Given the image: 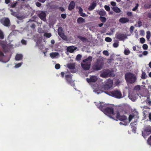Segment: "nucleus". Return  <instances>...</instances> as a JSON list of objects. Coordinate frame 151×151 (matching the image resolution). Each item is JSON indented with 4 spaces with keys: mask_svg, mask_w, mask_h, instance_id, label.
Returning <instances> with one entry per match:
<instances>
[{
    "mask_svg": "<svg viewBox=\"0 0 151 151\" xmlns=\"http://www.w3.org/2000/svg\"><path fill=\"white\" fill-rule=\"evenodd\" d=\"M97 107L102 111L106 115L109 116L110 118L114 119L116 118L122 122H120L121 125L123 124L127 125L132 119L134 118V116L132 115L129 116V119L124 115L120 116L118 112L114 113L113 111V108L109 106L108 104H104L103 102H101L96 105Z\"/></svg>",
    "mask_w": 151,
    "mask_h": 151,
    "instance_id": "nucleus-1",
    "label": "nucleus"
},
{
    "mask_svg": "<svg viewBox=\"0 0 151 151\" xmlns=\"http://www.w3.org/2000/svg\"><path fill=\"white\" fill-rule=\"evenodd\" d=\"M125 79L128 83H132L135 82L137 78L134 74L131 73H128L125 75Z\"/></svg>",
    "mask_w": 151,
    "mask_h": 151,
    "instance_id": "nucleus-2",
    "label": "nucleus"
},
{
    "mask_svg": "<svg viewBox=\"0 0 151 151\" xmlns=\"http://www.w3.org/2000/svg\"><path fill=\"white\" fill-rule=\"evenodd\" d=\"M108 95L114 97L116 98L120 99L122 98V94L120 91L119 90H114L109 93L105 92Z\"/></svg>",
    "mask_w": 151,
    "mask_h": 151,
    "instance_id": "nucleus-3",
    "label": "nucleus"
},
{
    "mask_svg": "<svg viewBox=\"0 0 151 151\" xmlns=\"http://www.w3.org/2000/svg\"><path fill=\"white\" fill-rule=\"evenodd\" d=\"M151 132V127L148 126L145 127L144 131L142 132V134L144 138L146 136L148 135Z\"/></svg>",
    "mask_w": 151,
    "mask_h": 151,
    "instance_id": "nucleus-4",
    "label": "nucleus"
},
{
    "mask_svg": "<svg viewBox=\"0 0 151 151\" xmlns=\"http://www.w3.org/2000/svg\"><path fill=\"white\" fill-rule=\"evenodd\" d=\"M103 64L102 63L98 61L93 66V68L94 70H101L102 68Z\"/></svg>",
    "mask_w": 151,
    "mask_h": 151,
    "instance_id": "nucleus-5",
    "label": "nucleus"
},
{
    "mask_svg": "<svg viewBox=\"0 0 151 151\" xmlns=\"http://www.w3.org/2000/svg\"><path fill=\"white\" fill-rule=\"evenodd\" d=\"M112 81L111 80H109L106 83L104 86V89L105 90L109 89L112 87Z\"/></svg>",
    "mask_w": 151,
    "mask_h": 151,
    "instance_id": "nucleus-6",
    "label": "nucleus"
},
{
    "mask_svg": "<svg viewBox=\"0 0 151 151\" xmlns=\"http://www.w3.org/2000/svg\"><path fill=\"white\" fill-rule=\"evenodd\" d=\"M75 63H70L67 65V67L70 70L71 72L72 73H75L76 71V70L75 68Z\"/></svg>",
    "mask_w": 151,
    "mask_h": 151,
    "instance_id": "nucleus-7",
    "label": "nucleus"
},
{
    "mask_svg": "<svg viewBox=\"0 0 151 151\" xmlns=\"http://www.w3.org/2000/svg\"><path fill=\"white\" fill-rule=\"evenodd\" d=\"M1 23L6 26H8L10 25V21L8 18H4L1 20Z\"/></svg>",
    "mask_w": 151,
    "mask_h": 151,
    "instance_id": "nucleus-8",
    "label": "nucleus"
},
{
    "mask_svg": "<svg viewBox=\"0 0 151 151\" xmlns=\"http://www.w3.org/2000/svg\"><path fill=\"white\" fill-rule=\"evenodd\" d=\"M116 37L117 39L121 40H124L127 38V37L126 35L121 34L120 33H118L116 35Z\"/></svg>",
    "mask_w": 151,
    "mask_h": 151,
    "instance_id": "nucleus-9",
    "label": "nucleus"
},
{
    "mask_svg": "<svg viewBox=\"0 0 151 151\" xmlns=\"http://www.w3.org/2000/svg\"><path fill=\"white\" fill-rule=\"evenodd\" d=\"M81 65L83 69L85 70L89 69L91 66V64L86 63H83V61L81 63Z\"/></svg>",
    "mask_w": 151,
    "mask_h": 151,
    "instance_id": "nucleus-10",
    "label": "nucleus"
},
{
    "mask_svg": "<svg viewBox=\"0 0 151 151\" xmlns=\"http://www.w3.org/2000/svg\"><path fill=\"white\" fill-rule=\"evenodd\" d=\"M71 74H66L65 75V78L68 83H70L72 86H73L74 84V81L71 80Z\"/></svg>",
    "mask_w": 151,
    "mask_h": 151,
    "instance_id": "nucleus-11",
    "label": "nucleus"
},
{
    "mask_svg": "<svg viewBox=\"0 0 151 151\" xmlns=\"http://www.w3.org/2000/svg\"><path fill=\"white\" fill-rule=\"evenodd\" d=\"M58 34L59 36L63 40H66L67 39V37L62 32V29L61 28L58 29Z\"/></svg>",
    "mask_w": 151,
    "mask_h": 151,
    "instance_id": "nucleus-12",
    "label": "nucleus"
},
{
    "mask_svg": "<svg viewBox=\"0 0 151 151\" xmlns=\"http://www.w3.org/2000/svg\"><path fill=\"white\" fill-rule=\"evenodd\" d=\"M101 76L103 77L106 78L109 76H111L112 75L109 71L106 70L103 72L101 74Z\"/></svg>",
    "mask_w": 151,
    "mask_h": 151,
    "instance_id": "nucleus-13",
    "label": "nucleus"
},
{
    "mask_svg": "<svg viewBox=\"0 0 151 151\" xmlns=\"http://www.w3.org/2000/svg\"><path fill=\"white\" fill-rule=\"evenodd\" d=\"M50 55L52 59L58 58L60 56L59 53L58 52H52L50 53Z\"/></svg>",
    "mask_w": 151,
    "mask_h": 151,
    "instance_id": "nucleus-14",
    "label": "nucleus"
},
{
    "mask_svg": "<svg viewBox=\"0 0 151 151\" xmlns=\"http://www.w3.org/2000/svg\"><path fill=\"white\" fill-rule=\"evenodd\" d=\"M97 80V78L95 76H92L90 77L89 79L88 78L86 79V81L88 83L95 82Z\"/></svg>",
    "mask_w": 151,
    "mask_h": 151,
    "instance_id": "nucleus-15",
    "label": "nucleus"
},
{
    "mask_svg": "<svg viewBox=\"0 0 151 151\" xmlns=\"http://www.w3.org/2000/svg\"><path fill=\"white\" fill-rule=\"evenodd\" d=\"M39 17L40 19L43 21H45L46 20V14L45 12L42 11L40 12V13L39 14Z\"/></svg>",
    "mask_w": 151,
    "mask_h": 151,
    "instance_id": "nucleus-16",
    "label": "nucleus"
},
{
    "mask_svg": "<svg viewBox=\"0 0 151 151\" xmlns=\"http://www.w3.org/2000/svg\"><path fill=\"white\" fill-rule=\"evenodd\" d=\"M93 58L91 56H89L88 58L85 59L82 61L83 63H86L91 64V62L92 61Z\"/></svg>",
    "mask_w": 151,
    "mask_h": 151,
    "instance_id": "nucleus-17",
    "label": "nucleus"
},
{
    "mask_svg": "<svg viewBox=\"0 0 151 151\" xmlns=\"http://www.w3.org/2000/svg\"><path fill=\"white\" fill-rule=\"evenodd\" d=\"M129 19L125 17H122L119 20V22L122 24L127 23L129 21Z\"/></svg>",
    "mask_w": 151,
    "mask_h": 151,
    "instance_id": "nucleus-18",
    "label": "nucleus"
},
{
    "mask_svg": "<svg viewBox=\"0 0 151 151\" xmlns=\"http://www.w3.org/2000/svg\"><path fill=\"white\" fill-rule=\"evenodd\" d=\"M76 47L73 46H70L67 48V50L68 51L72 53L74 50H76Z\"/></svg>",
    "mask_w": 151,
    "mask_h": 151,
    "instance_id": "nucleus-19",
    "label": "nucleus"
},
{
    "mask_svg": "<svg viewBox=\"0 0 151 151\" xmlns=\"http://www.w3.org/2000/svg\"><path fill=\"white\" fill-rule=\"evenodd\" d=\"M96 3L95 2H93L90 5L89 8H88V9L90 11L93 10L96 6Z\"/></svg>",
    "mask_w": 151,
    "mask_h": 151,
    "instance_id": "nucleus-20",
    "label": "nucleus"
},
{
    "mask_svg": "<svg viewBox=\"0 0 151 151\" xmlns=\"http://www.w3.org/2000/svg\"><path fill=\"white\" fill-rule=\"evenodd\" d=\"M77 7L79 9V13L81 16L84 17L86 16L85 13L83 12V9L81 7Z\"/></svg>",
    "mask_w": 151,
    "mask_h": 151,
    "instance_id": "nucleus-21",
    "label": "nucleus"
},
{
    "mask_svg": "<svg viewBox=\"0 0 151 151\" xmlns=\"http://www.w3.org/2000/svg\"><path fill=\"white\" fill-rule=\"evenodd\" d=\"M75 3L73 1H71L69 7L68 9L70 10H72L75 7Z\"/></svg>",
    "mask_w": 151,
    "mask_h": 151,
    "instance_id": "nucleus-22",
    "label": "nucleus"
},
{
    "mask_svg": "<svg viewBox=\"0 0 151 151\" xmlns=\"http://www.w3.org/2000/svg\"><path fill=\"white\" fill-rule=\"evenodd\" d=\"M98 14L101 16H105L106 15V12L104 9L100 10Z\"/></svg>",
    "mask_w": 151,
    "mask_h": 151,
    "instance_id": "nucleus-23",
    "label": "nucleus"
},
{
    "mask_svg": "<svg viewBox=\"0 0 151 151\" xmlns=\"http://www.w3.org/2000/svg\"><path fill=\"white\" fill-rule=\"evenodd\" d=\"M111 8L113 11L117 13H119L121 12V10L117 6L112 7Z\"/></svg>",
    "mask_w": 151,
    "mask_h": 151,
    "instance_id": "nucleus-24",
    "label": "nucleus"
},
{
    "mask_svg": "<svg viewBox=\"0 0 151 151\" xmlns=\"http://www.w3.org/2000/svg\"><path fill=\"white\" fill-rule=\"evenodd\" d=\"M22 55L20 54H17L16 55L15 60H20L22 59Z\"/></svg>",
    "mask_w": 151,
    "mask_h": 151,
    "instance_id": "nucleus-25",
    "label": "nucleus"
},
{
    "mask_svg": "<svg viewBox=\"0 0 151 151\" xmlns=\"http://www.w3.org/2000/svg\"><path fill=\"white\" fill-rule=\"evenodd\" d=\"M77 22L81 24L85 22V19L82 17H79L77 20Z\"/></svg>",
    "mask_w": 151,
    "mask_h": 151,
    "instance_id": "nucleus-26",
    "label": "nucleus"
},
{
    "mask_svg": "<svg viewBox=\"0 0 151 151\" xmlns=\"http://www.w3.org/2000/svg\"><path fill=\"white\" fill-rule=\"evenodd\" d=\"M146 33V38L147 39L148 41H149L151 36L150 32L149 31H148Z\"/></svg>",
    "mask_w": 151,
    "mask_h": 151,
    "instance_id": "nucleus-27",
    "label": "nucleus"
},
{
    "mask_svg": "<svg viewBox=\"0 0 151 151\" xmlns=\"http://www.w3.org/2000/svg\"><path fill=\"white\" fill-rule=\"evenodd\" d=\"M147 77V76L146 75L145 73L143 72H142L141 78L142 79H145Z\"/></svg>",
    "mask_w": 151,
    "mask_h": 151,
    "instance_id": "nucleus-28",
    "label": "nucleus"
},
{
    "mask_svg": "<svg viewBox=\"0 0 151 151\" xmlns=\"http://www.w3.org/2000/svg\"><path fill=\"white\" fill-rule=\"evenodd\" d=\"M99 18L101 21L103 23L105 22L106 21V18L104 17L100 16Z\"/></svg>",
    "mask_w": 151,
    "mask_h": 151,
    "instance_id": "nucleus-29",
    "label": "nucleus"
},
{
    "mask_svg": "<svg viewBox=\"0 0 151 151\" xmlns=\"http://www.w3.org/2000/svg\"><path fill=\"white\" fill-rule=\"evenodd\" d=\"M129 98L130 99L132 100L133 101H135L136 99L137 98L135 97H133L132 96L129 94Z\"/></svg>",
    "mask_w": 151,
    "mask_h": 151,
    "instance_id": "nucleus-30",
    "label": "nucleus"
},
{
    "mask_svg": "<svg viewBox=\"0 0 151 151\" xmlns=\"http://www.w3.org/2000/svg\"><path fill=\"white\" fill-rule=\"evenodd\" d=\"M130 52V51L128 49H125L124 53L125 55H128Z\"/></svg>",
    "mask_w": 151,
    "mask_h": 151,
    "instance_id": "nucleus-31",
    "label": "nucleus"
},
{
    "mask_svg": "<svg viewBox=\"0 0 151 151\" xmlns=\"http://www.w3.org/2000/svg\"><path fill=\"white\" fill-rule=\"evenodd\" d=\"M44 36L47 38H49L51 36V34L50 33H45Z\"/></svg>",
    "mask_w": 151,
    "mask_h": 151,
    "instance_id": "nucleus-32",
    "label": "nucleus"
},
{
    "mask_svg": "<svg viewBox=\"0 0 151 151\" xmlns=\"http://www.w3.org/2000/svg\"><path fill=\"white\" fill-rule=\"evenodd\" d=\"M146 103L148 104L150 106L151 105V101L149 98L148 97L147 98Z\"/></svg>",
    "mask_w": 151,
    "mask_h": 151,
    "instance_id": "nucleus-33",
    "label": "nucleus"
},
{
    "mask_svg": "<svg viewBox=\"0 0 151 151\" xmlns=\"http://www.w3.org/2000/svg\"><path fill=\"white\" fill-rule=\"evenodd\" d=\"M4 57V55L3 53L1 51H0V61H2V59Z\"/></svg>",
    "mask_w": 151,
    "mask_h": 151,
    "instance_id": "nucleus-34",
    "label": "nucleus"
},
{
    "mask_svg": "<svg viewBox=\"0 0 151 151\" xmlns=\"http://www.w3.org/2000/svg\"><path fill=\"white\" fill-rule=\"evenodd\" d=\"M81 57L82 56L81 55L78 54L77 55L76 59L77 61H79L81 59Z\"/></svg>",
    "mask_w": 151,
    "mask_h": 151,
    "instance_id": "nucleus-35",
    "label": "nucleus"
},
{
    "mask_svg": "<svg viewBox=\"0 0 151 151\" xmlns=\"http://www.w3.org/2000/svg\"><path fill=\"white\" fill-rule=\"evenodd\" d=\"M105 40L107 42H110L111 41L112 39L111 38L109 37H106L105 38Z\"/></svg>",
    "mask_w": 151,
    "mask_h": 151,
    "instance_id": "nucleus-36",
    "label": "nucleus"
},
{
    "mask_svg": "<svg viewBox=\"0 0 151 151\" xmlns=\"http://www.w3.org/2000/svg\"><path fill=\"white\" fill-rule=\"evenodd\" d=\"M147 142L148 145H151V135L148 138L147 140Z\"/></svg>",
    "mask_w": 151,
    "mask_h": 151,
    "instance_id": "nucleus-37",
    "label": "nucleus"
},
{
    "mask_svg": "<svg viewBox=\"0 0 151 151\" xmlns=\"http://www.w3.org/2000/svg\"><path fill=\"white\" fill-rule=\"evenodd\" d=\"M119 45V42H116L113 43V46L114 47L116 48Z\"/></svg>",
    "mask_w": 151,
    "mask_h": 151,
    "instance_id": "nucleus-38",
    "label": "nucleus"
},
{
    "mask_svg": "<svg viewBox=\"0 0 151 151\" xmlns=\"http://www.w3.org/2000/svg\"><path fill=\"white\" fill-rule=\"evenodd\" d=\"M104 8L105 10L107 11H109L110 10V7L107 5H105L104 6Z\"/></svg>",
    "mask_w": 151,
    "mask_h": 151,
    "instance_id": "nucleus-39",
    "label": "nucleus"
},
{
    "mask_svg": "<svg viewBox=\"0 0 151 151\" xmlns=\"http://www.w3.org/2000/svg\"><path fill=\"white\" fill-rule=\"evenodd\" d=\"M139 6V4H136V6L135 7L133 8L132 10L133 11H135L137 10V9H138V7Z\"/></svg>",
    "mask_w": 151,
    "mask_h": 151,
    "instance_id": "nucleus-40",
    "label": "nucleus"
},
{
    "mask_svg": "<svg viewBox=\"0 0 151 151\" xmlns=\"http://www.w3.org/2000/svg\"><path fill=\"white\" fill-rule=\"evenodd\" d=\"M5 42L3 41L0 40V45L4 47L5 45Z\"/></svg>",
    "mask_w": 151,
    "mask_h": 151,
    "instance_id": "nucleus-41",
    "label": "nucleus"
},
{
    "mask_svg": "<svg viewBox=\"0 0 151 151\" xmlns=\"http://www.w3.org/2000/svg\"><path fill=\"white\" fill-rule=\"evenodd\" d=\"M22 63L21 62L20 63H18V64H17L15 66V67L16 68H18L22 65Z\"/></svg>",
    "mask_w": 151,
    "mask_h": 151,
    "instance_id": "nucleus-42",
    "label": "nucleus"
},
{
    "mask_svg": "<svg viewBox=\"0 0 151 151\" xmlns=\"http://www.w3.org/2000/svg\"><path fill=\"white\" fill-rule=\"evenodd\" d=\"M4 38V36L3 33L1 30H0V38L1 39H3Z\"/></svg>",
    "mask_w": 151,
    "mask_h": 151,
    "instance_id": "nucleus-43",
    "label": "nucleus"
},
{
    "mask_svg": "<svg viewBox=\"0 0 151 151\" xmlns=\"http://www.w3.org/2000/svg\"><path fill=\"white\" fill-rule=\"evenodd\" d=\"M103 53L104 55H106L107 56H108L109 55V53L106 50H104L103 52Z\"/></svg>",
    "mask_w": 151,
    "mask_h": 151,
    "instance_id": "nucleus-44",
    "label": "nucleus"
},
{
    "mask_svg": "<svg viewBox=\"0 0 151 151\" xmlns=\"http://www.w3.org/2000/svg\"><path fill=\"white\" fill-rule=\"evenodd\" d=\"M140 42L141 43H143L145 42V40L143 37H142L140 38Z\"/></svg>",
    "mask_w": 151,
    "mask_h": 151,
    "instance_id": "nucleus-45",
    "label": "nucleus"
},
{
    "mask_svg": "<svg viewBox=\"0 0 151 151\" xmlns=\"http://www.w3.org/2000/svg\"><path fill=\"white\" fill-rule=\"evenodd\" d=\"M140 86L139 85H137L134 87V89L135 90H139L140 89Z\"/></svg>",
    "mask_w": 151,
    "mask_h": 151,
    "instance_id": "nucleus-46",
    "label": "nucleus"
},
{
    "mask_svg": "<svg viewBox=\"0 0 151 151\" xmlns=\"http://www.w3.org/2000/svg\"><path fill=\"white\" fill-rule=\"evenodd\" d=\"M142 48L144 50H146L148 48V46L147 44H144L142 46Z\"/></svg>",
    "mask_w": 151,
    "mask_h": 151,
    "instance_id": "nucleus-47",
    "label": "nucleus"
},
{
    "mask_svg": "<svg viewBox=\"0 0 151 151\" xmlns=\"http://www.w3.org/2000/svg\"><path fill=\"white\" fill-rule=\"evenodd\" d=\"M78 38H79L80 39H81V40L84 41H85L86 40V39L83 37L81 36H79L78 37Z\"/></svg>",
    "mask_w": 151,
    "mask_h": 151,
    "instance_id": "nucleus-48",
    "label": "nucleus"
},
{
    "mask_svg": "<svg viewBox=\"0 0 151 151\" xmlns=\"http://www.w3.org/2000/svg\"><path fill=\"white\" fill-rule=\"evenodd\" d=\"M60 65L59 64H57L55 65V68L56 69H58L60 68Z\"/></svg>",
    "mask_w": 151,
    "mask_h": 151,
    "instance_id": "nucleus-49",
    "label": "nucleus"
},
{
    "mask_svg": "<svg viewBox=\"0 0 151 151\" xmlns=\"http://www.w3.org/2000/svg\"><path fill=\"white\" fill-rule=\"evenodd\" d=\"M17 3V2H14V3L11 5V7L12 8L16 6Z\"/></svg>",
    "mask_w": 151,
    "mask_h": 151,
    "instance_id": "nucleus-50",
    "label": "nucleus"
},
{
    "mask_svg": "<svg viewBox=\"0 0 151 151\" xmlns=\"http://www.w3.org/2000/svg\"><path fill=\"white\" fill-rule=\"evenodd\" d=\"M138 26L139 27H140L142 25V22L140 21H138L137 22Z\"/></svg>",
    "mask_w": 151,
    "mask_h": 151,
    "instance_id": "nucleus-51",
    "label": "nucleus"
},
{
    "mask_svg": "<svg viewBox=\"0 0 151 151\" xmlns=\"http://www.w3.org/2000/svg\"><path fill=\"white\" fill-rule=\"evenodd\" d=\"M93 92H95L96 93H97L98 94H99L103 92V91H99L98 90L96 91V90H93Z\"/></svg>",
    "mask_w": 151,
    "mask_h": 151,
    "instance_id": "nucleus-52",
    "label": "nucleus"
},
{
    "mask_svg": "<svg viewBox=\"0 0 151 151\" xmlns=\"http://www.w3.org/2000/svg\"><path fill=\"white\" fill-rule=\"evenodd\" d=\"M148 52L147 51H145L143 52L142 54L144 55H146L148 54Z\"/></svg>",
    "mask_w": 151,
    "mask_h": 151,
    "instance_id": "nucleus-53",
    "label": "nucleus"
},
{
    "mask_svg": "<svg viewBox=\"0 0 151 151\" xmlns=\"http://www.w3.org/2000/svg\"><path fill=\"white\" fill-rule=\"evenodd\" d=\"M111 4L113 6H115L116 5V3L114 1H111Z\"/></svg>",
    "mask_w": 151,
    "mask_h": 151,
    "instance_id": "nucleus-54",
    "label": "nucleus"
},
{
    "mask_svg": "<svg viewBox=\"0 0 151 151\" xmlns=\"http://www.w3.org/2000/svg\"><path fill=\"white\" fill-rule=\"evenodd\" d=\"M144 115L146 116L147 115L148 112H147L146 111H144L143 112Z\"/></svg>",
    "mask_w": 151,
    "mask_h": 151,
    "instance_id": "nucleus-55",
    "label": "nucleus"
},
{
    "mask_svg": "<svg viewBox=\"0 0 151 151\" xmlns=\"http://www.w3.org/2000/svg\"><path fill=\"white\" fill-rule=\"evenodd\" d=\"M61 17L63 19H65L66 17V16L65 14H62L61 15Z\"/></svg>",
    "mask_w": 151,
    "mask_h": 151,
    "instance_id": "nucleus-56",
    "label": "nucleus"
},
{
    "mask_svg": "<svg viewBox=\"0 0 151 151\" xmlns=\"http://www.w3.org/2000/svg\"><path fill=\"white\" fill-rule=\"evenodd\" d=\"M144 34V30H142L140 31V35H143Z\"/></svg>",
    "mask_w": 151,
    "mask_h": 151,
    "instance_id": "nucleus-57",
    "label": "nucleus"
},
{
    "mask_svg": "<svg viewBox=\"0 0 151 151\" xmlns=\"http://www.w3.org/2000/svg\"><path fill=\"white\" fill-rule=\"evenodd\" d=\"M21 42L22 43L23 45H25L26 44V41L24 40H22L21 41Z\"/></svg>",
    "mask_w": 151,
    "mask_h": 151,
    "instance_id": "nucleus-58",
    "label": "nucleus"
},
{
    "mask_svg": "<svg viewBox=\"0 0 151 151\" xmlns=\"http://www.w3.org/2000/svg\"><path fill=\"white\" fill-rule=\"evenodd\" d=\"M36 5L37 7H40L41 5V4L38 2H36Z\"/></svg>",
    "mask_w": 151,
    "mask_h": 151,
    "instance_id": "nucleus-59",
    "label": "nucleus"
},
{
    "mask_svg": "<svg viewBox=\"0 0 151 151\" xmlns=\"http://www.w3.org/2000/svg\"><path fill=\"white\" fill-rule=\"evenodd\" d=\"M127 14L128 16H131L132 15V13L131 12H128L127 13Z\"/></svg>",
    "mask_w": 151,
    "mask_h": 151,
    "instance_id": "nucleus-60",
    "label": "nucleus"
},
{
    "mask_svg": "<svg viewBox=\"0 0 151 151\" xmlns=\"http://www.w3.org/2000/svg\"><path fill=\"white\" fill-rule=\"evenodd\" d=\"M149 118L150 121H151V113H149Z\"/></svg>",
    "mask_w": 151,
    "mask_h": 151,
    "instance_id": "nucleus-61",
    "label": "nucleus"
},
{
    "mask_svg": "<svg viewBox=\"0 0 151 151\" xmlns=\"http://www.w3.org/2000/svg\"><path fill=\"white\" fill-rule=\"evenodd\" d=\"M134 29V27L133 26H132L130 27V30L131 31H133Z\"/></svg>",
    "mask_w": 151,
    "mask_h": 151,
    "instance_id": "nucleus-62",
    "label": "nucleus"
},
{
    "mask_svg": "<svg viewBox=\"0 0 151 151\" xmlns=\"http://www.w3.org/2000/svg\"><path fill=\"white\" fill-rule=\"evenodd\" d=\"M136 124H137L136 123H132L130 125L132 127H133L134 125H135Z\"/></svg>",
    "mask_w": 151,
    "mask_h": 151,
    "instance_id": "nucleus-63",
    "label": "nucleus"
},
{
    "mask_svg": "<svg viewBox=\"0 0 151 151\" xmlns=\"http://www.w3.org/2000/svg\"><path fill=\"white\" fill-rule=\"evenodd\" d=\"M147 17L149 18H151V13H149L147 15Z\"/></svg>",
    "mask_w": 151,
    "mask_h": 151,
    "instance_id": "nucleus-64",
    "label": "nucleus"
}]
</instances>
